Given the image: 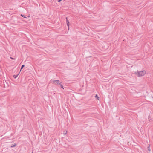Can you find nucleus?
<instances>
[{
    "mask_svg": "<svg viewBox=\"0 0 153 153\" xmlns=\"http://www.w3.org/2000/svg\"><path fill=\"white\" fill-rule=\"evenodd\" d=\"M134 74L137 76L141 77L145 76L146 74V71L145 69H143L141 71H135Z\"/></svg>",
    "mask_w": 153,
    "mask_h": 153,
    "instance_id": "obj_1",
    "label": "nucleus"
},
{
    "mask_svg": "<svg viewBox=\"0 0 153 153\" xmlns=\"http://www.w3.org/2000/svg\"><path fill=\"white\" fill-rule=\"evenodd\" d=\"M53 83L54 84H58L61 85V83L60 82L59 80H56L53 81Z\"/></svg>",
    "mask_w": 153,
    "mask_h": 153,
    "instance_id": "obj_2",
    "label": "nucleus"
},
{
    "mask_svg": "<svg viewBox=\"0 0 153 153\" xmlns=\"http://www.w3.org/2000/svg\"><path fill=\"white\" fill-rule=\"evenodd\" d=\"M95 97L97 98L98 100H99V97H98V96L97 94H96L95 96Z\"/></svg>",
    "mask_w": 153,
    "mask_h": 153,
    "instance_id": "obj_3",
    "label": "nucleus"
},
{
    "mask_svg": "<svg viewBox=\"0 0 153 153\" xmlns=\"http://www.w3.org/2000/svg\"><path fill=\"white\" fill-rule=\"evenodd\" d=\"M67 131H66V130H65L64 131V133H63V134H64V135H65L67 133Z\"/></svg>",
    "mask_w": 153,
    "mask_h": 153,
    "instance_id": "obj_4",
    "label": "nucleus"
},
{
    "mask_svg": "<svg viewBox=\"0 0 153 153\" xmlns=\"http://www.w3.org/2000/svg\"><path fill=\"white\" fill-rule=\"evenodd\" d=\"M18 75H19V74H18V75H14L13 76V77L14 78H16L18 76Z\"/></svg>",
    "mask_w": 153,
    "mask_h": 153,
    "instance_id": "obj_5",
    "label": "nucleus"
},
{
    "mask_svg": "<svg viewBox=\"0 0 153 153\" xmlns=\"http://www.w3.org/2000/svg\"><path fill=\"white\" fill-rule=\"evenodd\" d=\"M25 66V65H22L21 67V70L20 71H21V70Z\"/></svg>",
    "mask_w": 153,
    "mask_h": 153,
    "instance_id": "obj_6",
    "label": "nucleus"
},
{
    "mask_svg": "<svg viewBox=\"0 0 153 153\" xmlns=\"http://www.w3.org/2000/svg\"><path fill=\"white\" fill-rule=\"evenodd\" d=\"M67 24L68 27H69V22L68 21H67Z\"/></svg>",
    "mask_w": 153,
    "mask_h": 153,
    "instance_id": "obj_7",
    "label": "nucleus"
},
{
    "mask_svg": "<svg viewBox=\"0 0 153 153\" xmlns=\"http://www.w3.org/2000/svg\"><path fill=\"white\" fill-rule=\"evenodd\" d=\"M148 150L149 151H150V146H149L148 147Z\"/></svg>",
    "mask_w": 153,
    "mask_h": 153,
    "instance_id": "obj_8",
    "label": "nucleus"
},
{
    "mask_svg": "<svg viewBox=\"0 0 153 153\" xmlns=\"http://www.w3.org/2000/svg\"><path fill=\"white\" fill-rule=\"evenodd\" d=\"M151 98L152 100H153V94L151 96Z\"/></svg>",
    "mask_w": 153,
    "mask_h": 153,
    "instance_id": "obj_9",
    "label": "nucleus"
},
{
    "mask_svg": "<svg viewBox=\"0 0 153 153\" xmlns=\"http://www.w3.org/2000/svg\"><path fill=\"white\" fill-rule=\"evenodd\" d=\"M21 16L22 17H24V18H26V17H25L24 15H22V14H21Z\"/></svg>",
    "mask_w": 153,
    "mask_h": 153,
    "instance_id": "obj_10",
    "label": "nucleus"
},
{
    "mask_svg": "<svg viewBox=\"0 0 153 153\" xmlns=\"http://www.w3.org/2000/svg\"><path fill=\"white\" fill-rule=\"evenodd\" d=\"M16 146V144H14V145H13V146H11V147H15Z\"/></svg>",
    "mask_w": 153,
    "mask_h": 153,
    "instance_id": "obj_11",
    "label": "nucleus"
},
{
    "mask_svg": "<svg viewBox=\"0 0 153 153\" xmlns=\"http://www.w3.org/2000/svg\"><path fill=\"white\" fill-rule=\"evenodd\" d=\"M61 85V88H62L63 89H64V88H63V85Z\"/></svg>",
    "mask_w": 153,
    "mask_h": 153,
    "instance_id": "obj_12",
    "label": "nucleus"
},
{
    "mask_svg": "<svg viewBox=\"0 0 153 153\" xmlns=\"http://www.w3.org/2000/svg\"><path fill=\"white\" fill-rule=\"evenodd\" d=\"M62 0H58V2H60Z\"/></svg>",
    "mask_w": 153,
    "mask_h": 153,
    "instance_id": "obj_13",
    "label": "nucleus"
},
{
    "mask_svg": "<svg viewBox=\"0 0 153 153\" xmlns=\"http://www.w3.org/2000/svg\"><path fill=\"white\" fill-rule=\"evenodd\" d=\"M10 58L12 59H14L12 57H10Z\"/></svg>",
    "mask_w": 153,
    "mask_h": 153,
    "instance_id": "obj_14",
    "label": "nucleus"
},
{
    "mask_svg": "<svg viewBox=\"0 0 153 153\" xmlns=\"http://www.w3.org/2000/svg\"><path fill=\"white\" fill-rule=\"evenodd\" d=\"M69 29V27H68V29Z\"/></svg>",
    "mask_w": 153,
    "mask_h": 153,
    "instance_id": "obj_15",
    "label": "nucleus"
}]
</instances>
